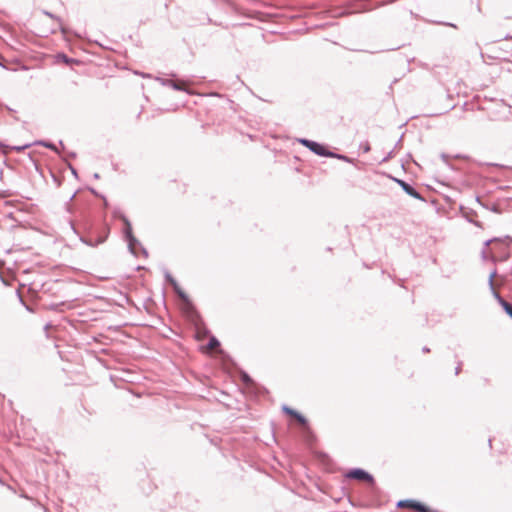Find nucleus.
I'll return each instance as SVG.
<instances>
[{
	"label": "nucleus",
	"instance_id": "1",
	"mask_svg": "<svg viewBox=\"0 0 512 512\" xmlns=\"http://www.w3.org/2000/svg\"><path fill=\"white\" fill-rule=\"evenodd\" d=\"M299 141H300V143L302 145H304L305 147L309 148L311 151H313L317 155L326 156V157L334 156L333 153L327 151L325 146H323V145H321V144H319L317 142L310 141V140H307V139H301Z\"/></svg>",
	"mask_w": 512,
	"mask_h": 512
},
{
	"label": "nucleus",
	"instance_id": "2",
	"mask_svg": "<svg viewBox=\"0 0 512 512\" xmlns=\"http://www.w3.org/2000/svg\"><path fill=\"white\" fill-rule=\"evenodd\" d=\"M399 508L411 509L417 512H431L430 508L415 500H401L398 502Z\"/></svg>",
	"mask_w": 512,
	"mask_h": 512
},
{
	"label": "nucleus",
	"instance_id": "3",
	"mask_svg": "<svg viewBox=\"0 0 512 512\" xmlns=\"http://www.w3.org/2000/svg\"><path fill=\"white\" fill-rule=\"evenodd\" d=\"M282 409L287 415L295 418L296 421L303 427L305 432H307V433L311 432L308 422L304 416H302L300 413H298L297 411H295L294 409H292L288 406H284Z\"/></svg>",
	"mask_w": 512,
	"mask_h": 512
},
{
	"label": "nucleus",
	"instance_id": "4",
	"mask_svg": "<svg viewBox=\"0 0 512 512\" xmlns=\"http://www.w3.org/2000/svg\"><path fill=\"white\" fill-rule=\"evenodd\" d=\"M346 477L363 482L373 483V477L362 469H353L346 473Z\"/></svg>",
	"mask_w": 512,
	"mask_h": 512
},
{
	"label": "nucleus",
	"instance_id": "5",
	"mask_svg": "<svg viewBox=\"0 0 512 512\" xmlns=\"http://www.w3.org/2000/svg\"><path fill=\"white\" fill-rule=\"evenodd\" d=\"M175 292L177 293V295L179 296V298L185 302V303H188L189 302V297L188 295L185 293V291L179 286V284L175 281V280H171L170 281Z\"/></svg>",
	"mask_w": 512,
	"mask_h": 512
},
{
	"label": "nucleus",
	"instance_id": "6",
	"mask_svg": "<svg viewBox=\"0 0 512 512\" xmlns=\"http://www.w3.org/2000/svg\"><path fill=\"white\" fill-rule=\"evenodd\" d=\"M398 183L400 184V186L403 188V190L407 194H409L410 196L417 198V199L420 198L419 193L412 186H410L409 184H407L406 182L401 181V180H399Z\"/></svg>",
	"mask_w": 512,
	"mask_h": 512
},
{
	"label": "nucleus",
	"instance_id": "7",
	"mask_svg": "<svg viewBox=\"0 0 512 512\" xmlns=\"http://www.w3.org/2000/svg\"><path fill=\"white\" fill-rule=\"evenodd\" d=\"M108 233H109V229L108 228H104L103 234L101 236H99L97 238H93V237L90 238V244L91 245H98V244L103 243L106 240V238L108 236Z\"/></svg>",
	"mask_w": 512,
	"mask_h": 512
},
{
	"label": "nucleus",
	"instance_id": "8",
	"mask_svg": "<svg viewBox=\"0 0 512 512\" xmlns=\"http://www.w3.org/2000/svg\"><path fill=\"white\" fill-rule=\"evenodd\" d=\"M219 341L215 337H211L209 343L204 347L205 352H212L219 346Z\"/></svg>",
	"mask_w": 512,
	"mask_h": 512
},
{
	"label": "nucleus",
	"instance_id": "9",
	"mask_svg": "<svg viewBox=\"0 0 512 512\" xmlns=\"http://www.w3.org/2000/svg\"><path fill=\"white\" fill-rule=\"evenodd\" d=\"M498 301L505 312L512 318V304L502 299L499 295H497Z\"/></svg>",
	"mask_w": 512,
	"mask_h": 512
},
{
	"label": "nucleus",
	"instance_id": "10",
	"mask_svg": "<svg viewBox=\"0 0 512 512\" xmlns=\"http://www.w3.org/2000/svg\"><path fill=\"white\" fill-rule=\"evenodd\" d=\"M172 86L175 89L187 91L188 83L186 81L177 80L172 82Z\"/></svg>",
	"mask_w": 512,
	"mask_h": 512
},
{
	"label": "nucleus",
	"instance_id": "11",
	"mask_svg": "<svg viewBox=\"0 0 512 512\" xmlns=\"http://www.w3.org/2000/svg\"><path fill=\"white\" fill-rule=\"evenodd\" d=\"M30 145H24V146H19V147H12L13 150H16V151H21L25 148H28Z\"/></svg>",
	"mask_w": 512,
	"mask_h": 512
}]
</instances>
